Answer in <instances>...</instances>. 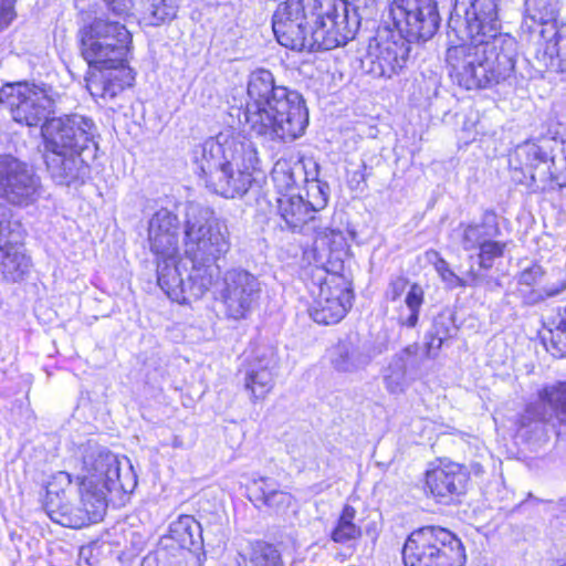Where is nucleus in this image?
I'll list each match as a JSON object with an SVG mask.
<instances>
[{"label":"nucleus","mask_w":566,"mask_h":566,"mask_svg":"<svg viewBox=\"0 0 566 566\" xmlns=\"http://www.w3.org/2000/svg\"><path fill=\"white\" fill-rule=\"evenodd\" d=\"M499 2L455 0L444 60L451 80L465 90L491 87L517 74V42L499 32Z\"/></svg>","instance_id":"f257e3e1"},{"label":"nucleus","mask_w":566,"mask_h":566,"mask_svg":"<svg viewBox=\"0 0 566 566\" xmlns=\"http://www.w3.org/2000/svg\"><path fill=\"white\" fill-rule=\"evenodd\" d=\"M231 248L227 224L214 212L198 205H190L185 223L184 251L191 263L176 258L160 259L157 263V282L165 294L179 304L201 298L219 275L217 261Z\"/></svg>","instance_id":"f03ea898"},{"label":"nucleus","mask_w":566,"mask_h":566,"mask_svg":"<svg viewBox=\"0 0 566 566\" xmlns=\"http://www.w3.org/2000/svg\"><path fill=\"white\" fill-rule=\"evenodd\" d=\"M83 474L78 476L80 507H74L51 488L46 491L44 511L52 522L71 528H81L101 521L106 512L107 493H132L137 485L133 467L126 461L122 473L120 460L114 453L88 446L83 454Z\"/></svg>","instance_id":"7ed1b4c3"},{"label":"nucleus","mask_w":566,"mask_h":566,"mask_svg":"<svg viewBox=\"0 0 566 566\" xmlns=\"http://www.w3.org/2000/svg\"><path fill=\"white\" fill-rule=\"evenodd\" d=\"M247 91L243 115L250 132L282 142L295 140L304 134L308 112L298 92L275 85L273 74L264 69L250 74Z\"/></svg>","instance_id":"20e7f679"},{"label":"nucleus","mask_w":566,"mask_h":566,"mask_svg":"<svg viewBox=\"0 0 566 566\" xmlns=\"http://www.w3.org/2000/svg\"><path fill=\"white\" fill-rule=\"evenodd\" d=\"M192 158L207 185L216 193L232 199L248 192L260 161L251 140H239L227 133L197 146Z\"/></svg>","instance_id":"39448f33"},{"label":"nucleus","mask_w":566,"mask_h":566,"mask_svg":"<svg viewBox=\"0 0 566 566\" xmlns=\"http://www.w3.org/2000/svg\"><path fill=\"white\" fill-rule=\"evenodd\" d=\"M560 0H525L522 29L538 30L534 53L535 72L541 77L566 78V23H558Z\"/></svg>","instance_id":"423d86ee"},{"label":"nucleus","mask_w":566,"mask_h":566,"mask_svg":"<svg viewBox=\"0 0 566 566\" xmlns=\"http://www.w3.org/2000/svg\"><path fill=\"white\" fill-rule=\"evenodd\" d=\"M114 18L96 17L78 30L81 54L90 67L103 70L125 62L132 36L124 24L126 19Z\"/></svg>","instance_id":"0eeeda50"},{"label":"nucleus","mask_w":566,"mask_h":566,"mask_svg":"<svg viewBox=\"0 0 566 566\" xmlns=\"http://www.w3.org/2000/svg\"><path fill=\"white\" fill-rule=\"evenodd\" d=\"M402 559L406 566H464L467 556L462 542L453 533L428 525L408 536Z\"/></svg>","instance_id":"6e6552de"},{"label":"nucleus","mask_w":566,"mask_h":566,"mask_svg":"<svg viewBox=\"0 0 566 566\" xmlns=\"http://www.w3.org/2000/svg\"><path fill=\"white\" fill-rule=\"evenodd\" d=\"M307 290L312 296L310 316L318 324H336L352 307L353 289L344 275L315 268L312 270Z\"/></svg>","instance_id":"1a4fd4ad"},{"label":"nucleus","mask_w":566,"mask_h":566,"mask_svg":"<svg viewBox=\"0 0 566 566\" xmlns=\"http://www.w3.org/2000/svg\"><path fill=\"white\" fill-rule=\"evenodd\" d=\"M60 98L51 86L29 82L8 84L0 91V103L9 108L12 118L30 127L42 126L50 119Z\"/></svg>","instance_id":"9d476101"},{"label":"nucleus","mask_w":566,"mask_h":566,"mask_svg":"<svg viewBox=\"0 0 566 566\" xmlns=\"http://www.w3.org/2000/svg\"><path fill=\"white\" fill-rule=\"evenodd\" d=\"M458 243L479 269L491 270L501 260L509 242L497 240L501 229L494 211H485L479 221L460 223L454 230Z\"/></svg>","instance_id":"9b49d317"},{"label":"nucleus","mask_w":566,"mask_h":566,"mask_svg":"<svg viewBox=\"0 0 566 566\" xmlns=\"http://www.w3.org/2000/svg\"><path fill=\"white\" fill-rule=\"evenodd\" d=\"M321 0H286L273 14L272 28L277 42L294 51H308L311 25Z\"/></svg>","instance_id":"f8f14e48"},{"label":"nucleus","mask_w":566,"mask_h":566,"mask_svg":"<svg viewBox=\"0 0 566 566\" xmlns=\"http://www.w3.org/2000/svg\"><path fill=\"white\" fill-rule=\"evenodd\" d=\"M388 18L400 38L410 43L431 39L441 21L434 0H392Z\"/></svg>","instance_id":"ddd939ff"},{"label":"nucleus","mask_w":566,"mask_h":566,"mask_svg":"<svg viewBox=\"0 0 566 566\" xmlns=\"http://www.w3.org/2000/svg\"><path fill=\"white\" fill-rule=\"evenodd\" d=\"M358 29L356 17L349 18L347 4H336L331 0L322 2L314 23L311 25L308 52L327 51L345 45L354 39Z\"/></svg>","instance_id":"4468645a"},{"label":"nucleus","mask_w":566,"mask_h":566,"mask_svg":"<svg viewBox=\"0 0 566 566\" xmlns=\"http://www.w3.org/2000/svg\"><path fill=\"white\" fill-rule=\"evenodd\" d=\"M95 133L94 122L80 114L52 117L41 126L44 150L96 149Z\"/></svg>","instance_id":"2eb2a0df"},{"label":"nucleus","mask_w":566,"mask_h":566,"mask_svg":"<svg viewBox=\"0 0 566 566\" xmlns=\"http://www.w3.org/2000/svg\"><path fill=\"white\" fill-rule=\"evenodd\" d=\"M41 195V178L30 164L12 155H0V199L12 206L28 207Z\"/></svg>","instance_id":"dca6fc26"},{"label":"nucleus","mask_w":566,"mask_h":566,"mask_svg":"<svg viewBox=\"0 0 566 566\" xmlns=\"http://www.w3.org/2000/svg\"><path fill=\"white\" fill-rule=\"evenodd\" d=\"M261 282L247 270H227L216 292L224 306L227 317L239 321L247 318L261 295Z\"/></svg>","instance_id":"f3484780"},{"label":"nucleus","mask_w":566,"mask_h":566,"mask_svg":"<svg viewBox=\"0 0 566 566\" xmlns=\"http://www.w3.org/2000/svg\"><path fill=\"white\" fill-rule=\"evenodd\" d=\"M555 154H558V130L528 139L520 144L513 154L511 165L528 174L537 187L545 188L552 180Z\"/></svg>","instance_id":"a211bd4d"},{"label":"nucleus","mask_w":566,"mask_h":566,"mask_svg":"<svg viewBox=\"0 0 566 566\" xmlns=\"http://www.w3.org/2000/svg\"><path fill=\"white\" fill-rule=\"evenodd\" d=\"M11 218L10 208L0 203V277L8 282H18L29 272L31 262L19 244L20 224Z\"/></svg>","instance_id":"6ab92c4d"},{"label":"nucleus","mask_w":566,"mask_h":566,"mask_svg":"<svg viewBox=\"0 0 566 566\" xmlns=\"http://www.w3.org/2000/svg\"><path fill=\"white\" fill-rule=\"evenodd\" d=\"M277 213L285 222V226L292 231L313 230L316 233L315 244L329 245L337 239H343L339 230L328 227L315 226L316 216L310 209L300 195L285 193L276 199Z\"/></svg>","instance_id":"aec40b11"},{"label":"nucleus","mask_w":566,"mask_h":566,"mask_svg":"<svg viewBox=\"0 0 566 566\" xmlns=\"http://www.w3.org/2000/svg\"><path fill=\"white\" fill-rule=\"evenodd\" d=\"M410 53V42L402 38L386 39L369 44L368 52L361 61L363 67L374 77L392 78L407 64Z\"/></svg>","instance_id":"412c9836"},{"label":"nucleus","mask_w":566,"mask_h":566,"mask_svg":"<svg viewBox=\"0 0 566 566\" xmlns=\"http://www.w3.org/2000/svg\"><path fill=\"white\" fill-rule=\"evenodd\" d=\"M91 150H44V163L50 178L60 186L83 185L91 168L85 154Z\"/></svg>","instance_id":"4be33fe9"},{"label":"nucleus","mask_w":566,"mask_h":566,"mask_svg":"<svg viewBox=\"0 0 566 566\" xmlns=\"http://www.w3.org/2000/svg\"><path fill=\"white\" fill-rule=\"evenodd\" d=\"M150 250L160 259L177 258L179 251V219L170 210L161 208L148 222Z\"/></svg>","instance_id":"5701e85b"},{"label":"nucleus","mask_w":566,"mask_h":566,"mask_svg":"<svg viewBox=\"0 0 566 566\" xmlns=\"http://www.w3.org/2000/svg\"><path fill=\"white\" fill-rule=\"evenodd\" d=\"M469 480L467 469L455 462H443L428 470L426 486L439 502L448 503L453 496L464 493Z\"/></svg>","instance_id":"b1692460"},{"label":"nucleus","mask_w":566,"mask_h":566,"mask_svg":"<svg viewBox=\"0 0 566 566\" xmlns=\"http://www.w3.org/2000/svg\"><path fill=\"white\" fill-rule=\"evenodd\" d=\"M277 357L273 347H260L245 371L244 386L254 399H263L274 386Z\"/></svg>","instance_id":"393cba45"},{"label":"nucleus","mask_w":566,"mask_h":566,"mask_svg":"<svg viewBox=\"0 0 566 566\" xmlns=\"http://www.w3.org/2000/svg\"><path fill=\"white\" fill-rule=\"evenodd\" d=\"M421 347L415 343L392 356L384 371L386 389L390 394H401L410 384V374L418 370L422 360Z\"/></svg>","instance_id":"a878e982"},{"label":"nucleus","mask_w":566,"mask_h":566,"mask_svg":"<svg viewBox=\"0 0 566 566\" xmlns=\"http://www.w3.org/2000/svg\"><path fill=\"white\" fill-rule=\"evenodd\" d=\"M107 10L115 17L127 19L133 0H104ZM181 0H143L142 19L148 25H159L177 17Z\"/></svg>","instance_id":"bb28decb"},{"label":"nucleus","mask_w":566,"mask_h":566,"mask_svg":"<svg viewBox=\"0 0 566 566\" xmlns=\"http://www.w3.org/2000/svg\"><path fill=\"white\" fill-rule=\"evenodd\" d=\"M539 400L526 407L521 417L522 426H528L532 421L547 422L552 413L548 406L560 424L566 426V381L547 386L538 394Z\"/></svg>","instance_id":"cd10ccee"},{"label":"nucleus","mask_w":566,"mask_h":566,"mask_svg":"<svg viewBox=\"0 0 566 566\" xmlns=\"http://www.w3.org/2000/svg\"><path fill=\"white\" fill-rule=\"evenodd\" d=\"M98 71L99 74H93L86 80V87L92 96L105 101L117 96L130 86L134 80L132 71L125 66V62L122 65L105 66Z\"/></svg>","instance_id":"c85d7f7f"},{"label":"nucleus","mask_w":566,"mask_h":566,"mask_svg":"<svg viewBox=\"0 0 566 566\" xmlns=\"http://www.w3.org/2000/svg\"><path fill=\"white\" fill-rule=\"evenodd\" d=\"M332 367L337 373L354 374L370 363V356L350 338L340 339L328 353Z\"/></svg>","instance_id":"c756f323"},{"label":"nucleus","mask_w":566,"mask_h":566,"mask_svg":"<svg viewBox=\"0 0 566 566\" xmlns=\"http://www.w3.org/2000/svg\"><path fill=\"white\" fill-rule=\"evenodd\" d=\"M271 177L281 196L289 193L300 182L307 181L304 163L292 158H280L272 168Z\"/></svg>","instance_id":"7c9ffc66"},{"label":"nucleus","mask_w":566,"mask_h":566,"mask_svg":"<svg viewBox=\"0 0 566 566\" xmlns=\"http://www.w3.org/2000/svg\"><path fill=\"white\" fill-rule=\"evenodd\" d=\"M455 331L453 315L450 312L439 313L426 335V343L421 354L424 358L434 357L444 340L452 336Z\"/></svg>","instance_id":"2f4dec72"},{"label":"nucleus","mask_w":566,"mask_h":566,"mask_svg":"<svg viewBox=\"0 0 566 566\" xmlns=\"http://www.w3.org/2000/svg\"><path fill=\"white\" fill-rule=\"evenodd\" d=\"M424 303V291L418 283L409 286L403 302L396 308V319L400 326L413 328L419 321V314Z\"/></svg>","instance_id":"473e14b6"},{"label":"nucleus","mask_w":566,"mask_h":566,"mask_svg":"<svg viewBox=\"0 0 566 566\" xmlns=\"http://www.w3.org/2000/svg\"><path fill=\"white\" fill-rule=\"evenodd\" d=\"M355 517L356 510L350 505H345L331 533L333 542L337 544H346L361 536V528L354 522Z\"/></svg>","instance_id":"72a5a7b5"},{"label":"nucleus","mask_w":566,"mask_h":566,"mask_svg":"<svg viewBox=\"0 0 566 566\" xmlns=\"http://www.w3.org/2000/svg\"><path fill=\"white\" fill-rule=\"evenodd\" d=\"M200 525L190 515H182L169 526V536L181 548L190 549L196 545V535H199Z\"/></svg>","instance_id":"f704fd0d"},{"label":"nucleus","mask_w":566,"mask_h":566,"mask_svg":"<svg viewBox=\"0 0 566 566\" xmlns=\"http://www.w3.org/2000/svg\"><path fill=\"white\" fill-rule=\"evenodd\" d=\"M260 492V500L268 507L280 512L287 509L293 501V496L284 491L277 490L274 483L268 478H260L254 481Z\"/></svg>","instance_id":"c9c22d12"},{"label":"nucleus","mask_w":566,"mask_h":566,"mask_svg":"<svg viewBox=\"0 0 566 566\" xmlns=\"http://www.w3.org/2000/svg\"><path fill=\"white\" fill-rule=\"evenodd\" d=\"M245 566H284L280 551L272 544L258 542L252 545Z\"/></svg>","instance_id":"e433bc0d"},{"label":"nucleus","mask_w":566,"mask_h":566,"mask_svg":"<svg viewBox=\"0 0 566 566\" xmlns=\"http://www.w3.org/2000/svg\"><path fill=\"white\" fill-rule=\"evenodd\" d=\"M306 182V195L307 200L305 202L310 206V209L314 216L323 210L327 206L328 201V186L325 182L313 179Z\"/></svg>","instance_id":"4c0bfd02"},{"label":"nucleus","mask_w":566,"mask_h":566,"mask_svg":"<svg viewBox=\"0 0 566 566\" xmlns=\"http://www.w3.org/2000/svg\"><path fill=\"white\" fill-rule=\"evenodd\" d=\"M543 343L548 353L556 358L566 356V332L548 326L543 335Z\"/></svg>","instance_id":"58836bf2"},{"label":"nucleus","mask_w":566,"mask_h":566,"mask_svg":"<svg viewBox=\"0 0 566 566\" xmlns=\"http://www.w3.org/2000/svg\"><path fill=\"white\" fill-rule=\"evenodd\" d=\"M552 180L547 186L566 187V142L558 138V154H555Z\"/></svg>","instance_id":"ea45409f"},{"label":"nucleus","mask_w":566,"mask_h":566,"mask_svg":"<svg viewBox=\"0 0 566 566\" xmlns=\"http://www.w3.org/2000/svg\"><path fill=\"white\" fill-rule=\"evenodd\" d=\"M410 283L409 280L402 275L392 276L389 280L388 286L385 291V297L388 302H397L402 295H407Z\"/></svg>","instance_id":"a19ab883"},{"label":"nucleus","mask_w":566,"mask_h":566,"mask_svg":"<svg viewBox=\"0 0 566 566\" xmlns=\"http://www.w3.org/2000/svg\"><path fill=\"white\" fill-rule=\"evenodd\" d=\"M543 268L537 264L533 263L531 266L524 269L520 275H518V283L527 286H532L534 284H537L543 275H544Z\"/></svg>","instance_id":"79ce46f5"},{"label":"nucleus","mask_w":566,"mask_h":566,"mask_svg":"<svg viewBox=\"0 0 566 566\" xmlns=\"http://www.w3.org/2000/svg\"><path fill=\"white\" fill-rule=\"evenodd\" d=\"M436 268L444 282L449 284H453L455 282L459 285H463L461 279L453 273L449 268V264L443 259L439 260Z\"/></svg>","instance_id":"37998d69"},{"label":"nucleus","mask_w":566,"mask_h":566,"mask_svg":"<svg viewBox=\"0 0 566 566\" xmlns=\"http://www.w3.org/2000/svg\"><path fill=\"white\" fill-rule=\"evenodd\" d=\"M565 289H566V285L562 284L558 287H545L542 292L532 291L531 292V302L536 303V302L545 300L546 297L556 296Z\"/></svg>","instance_id":"c03bdc74"},{"label":"nucleus","mask_w":566,"mask_h":566,"mask_svg":"<svg viewBox=\"0 0 566 566\" xmlns=\"http://www.w3.org/2000/svg\"><path fill=\"white\" fill-rule=\"evenodd\" d=\"M547 325L566 332V306L558 308L557 312L548 318Z\"/></svg>","instance_id":"a18cd8bd"},{"label":"nucleus","mask_w":566,"mask_h":566,"mask_svg":"<svg viewBox=\"0 0 566 566\" xmlns=\"http://www.w3.org/2000/svg\"><path fill=\"white\" fill-rule=\"evenodd\" d=\"M469 276L471 277L473 285L479 284V282L481 280V276H480V274L474 269H471L469 271Z\"/></svg>","instance_id":"49530a36"},{"label":"nucleus","mask_w":566,"mask_h":566,"mask_svg":"<svg viewBox=\"0 0 566 566\" xmlns=\"http://www.w3.org/2000/svg\"><path fill=\"white\" fill-rule=\"evenodd\" d=\"M375 0H365V7L366 10L370 11L369 13H373Z\"/></svg>","instance_id":"de8ad7c7"},{"label":"nucleus","mask_w":566,"mask_h":566,"mask_svg":"<svg viewBox=\"0 0 566 566\" xmlns=\"http://www.w3.org/2000/svg\"><path fill=\"white\" fill-rule=\"evenodd\" d=\"M15 0H1V4H10L11 9L14 10Z\"/></svg>","instance_id":"09e8293b"},{"label":"nucleus","mask_w":566,"mask_h":566,"mask_svg":"<svg viewBox=\"0 0 566 566\" xmlns=\"http://www.w3.org/2000/svg\"><path fill=\"white\" fill-rule=\"evenodd\" d=\"M520 77L521 78H531V77H533V74L531 72H528L527 74L520 73Z\"/></svg>","instance_id":"8fccbe9b"},{"label":"nucleus","mask_w":566,"mask_h":566,"mask_svg":"<svg viewBox=\"0 0 566 566\" xmlns=\"http://www.w3.org/2000/svg\"><path fill=\"white\" fill-rule=\"evenodd\" d=\"M566 566V565H565Z\"/></svg>","instance_id":"3c124183"}]
</instances>
